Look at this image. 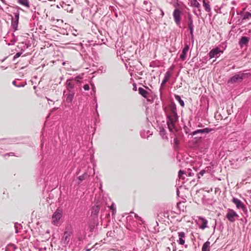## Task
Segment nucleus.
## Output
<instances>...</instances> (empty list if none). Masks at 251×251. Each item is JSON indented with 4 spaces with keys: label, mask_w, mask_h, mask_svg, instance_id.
Returning <instances> with one entry per match:
<instances>
[{
    "label": "nucleus",
    "mask_w": 251,
    "mask_h": 251,
    "mask_svg": "<svg viewBox=\"0 0 251 251\" xmlns=\"http://www.w3.org/2000/svg\"><path fill=\"white\" fill-rule=\"evenodd\" d=\"M188 28L190 30V33L192 39H193L194 38V25H193V22L192 20V16L191 15L188 16Z\"/></svg>",
    "instance_id": "f8f14e48"
},
{
    "label": "nucleus",
    "mask_w": 251,
    "mask_h": 251,
    "mask_svg": "<svg viewBox=\"0 0 251 251\" xmlns=\"http://www.w3.org/2000/svg\"><path fill=\"white\" fill-rule=\"evenodd\" d=\"M188 175H189V176H192L194 175V173H189L188 174Z\"/></svg>",
    "instance_id": "79ce46f5"
},
{
    "label": "nucleus",
    "mask_w": 251,
    "mask_h": 251,
    "mask_svg": "<svg viewBox=\"0 0 251 251\" xmlns=\"http://www.w3.org/2000/svg\"><path fill=\"white\" fill-rule=\"evenodd\" d=\"M175 250H176L175 249H173V251H175Z\"/></svg>",
    "instance_id": "a18cd8bd"
},
{
    "label": "nucleus",
    "mask_w": 251,
    "mask_h": 251,
    "mask_svg": "<svg viewBox=\"0 0 251 251\" xmlns=\"http://www.w3.org/2000/svg\"><path fill=\"white\" fill-rule=\"evenodd\" d=\"M249 41V38L245 36L242 37L241 39L239 42V44L241 48H242L244 45H247Z\"/></svg>",
    "instance_id": "f3484780"
},
{
    "label": "nucleus",
    "mask_w": 251,
    "mask_h": 251,
    "mask_svg": "<svg viewBox=\"0 0 251 251\" xmlns=\"http://www.w3.org/2000/svg\"><path fill=\"white\" fill-rule=\"evenodd\" d=\"M12 84H13L14 85H15V86H16V87H21V85H17L16 84V81H15V80H14V81H13L12 82ZM22 86H24V85H22Z\"/></svg>",
    "instance_id": "58836bf2"
},
{
    "label": "nucleus",
    "mask_w": 251,
    "mask_h": 251,
    "mask_svg": "<svg viewBox=\"0 0 251 251\" xmlns=\"http://www.w3.org/2000/svg\"><path fill=\"white\" fill-rule=\"evenodd\" d=\"M66 85V88L69 91L74 88V84L72 82L71 79H68L67 80Z\"/></svg>",
    "instance_id": "aec40b11"
},
{
    "label": "nucleus",
    "mask_w": 251,
    "mask_h": 251,
    "mask_svg": "<svg viewBox=\"0 0 251 251\" xmlns=\"http://www.w3.org/2000/svg\"><path fill=\"white\" fill-rule=\"evenodd\" d=\"M191 5L199 9V11H200V7H201V4L200 3L197 1V0H191Z\"/></svg>",
    "instance_id": "393cba45"
},
{
    "label": "nucleus",
    "mask_w": 251,
    "mask_h": 251,
    "mask_svg": "<svg viewBox=\"0 0 251 251\" xmlns=\"http://www.w3.org/2000/svg\"><path fill=\"white\" fill-rule=\"evenodd\" d=\"M66 6L67 7L66 9L68 11V12H71L73 11V8L72 7L70 6V5H66Z\"/></svg>",
    "instance_id": "c9c22d12"
},
{
    "label": "nucleus",
    "mask_w": 251,
    "mask_h": 251,
    "mask_svg": "<svg viewBox=\"0 0 251 251\" xmlns=\"http://www.w3.org/2000/svg\"><path fill=\"white\" fill-rule=\"evenodd\" d=\"M161 14H162V15L163 16L164 15V13L162 11V10H161Z\"/></svg>",
    "instance_id": "c03bdc74"
},
{
    "label": "nucleus",
    "mask_w": 251,
    "mask_h": 251,
    "mask_svg": "<svg viewBox=\"0 0 251 251\" xmlns=\"http://www.w3.org/2000/svg\"><path fill=\"white\" fill-rule=\"evenodd\" d=\"M213 129L209 128L208 127L204 128L203 129H198L193 131L192 133L193 135H195L198 133H208L212 131Z\"/></svg>",
    "instance_id": "4468645a"
},
{
    "label": "nucleus",
    "mask_w": 251,
    "mask_h": 251,
    "mask_svg": "<svg viewBox=\"0 0 251 251\" xmlns=\"http://www.w3.org/2000/svg\"><path fill=\"white\" fill-rule=\"evenodd\" d=\"M175 99H176V100H177L179 102V103H180L181 106H182V107H183L184 106V102L183 100H181V99L179 96L175 95Z\"/></svg>",
    "instance_id": "bb28decb"
},
{
    "label": "nucleus",
    "mask_w": 251,
    "mask_h": 251,
    "mask_svg": "<svg viewBox=\"0 0 251 251\" xmlns=\"http://www.w3.org/2000/svg\"><path fill=\"white\" fill-rule=\"evenodd\" d=\"M159 134L163 139H167V136L164 128H160Z\"/></svg>",
    "instance_id": "a878e982"
},
{
    "label": "nucleus",
    "mask_w": 251,
    "mask_h": 251,
    "mask_svg": "<svg viewBox=\"0 0 251 251\" xmlns=\"http://www.w3.org/2000/svg\"><path fill=\"white\" fill-rule=\"evenodd\" d=\"M189 49V45L186 44H185L184 48L182 50V53L180 55V59L182 61H184L186 59V54L188 51Z\"/></svg>",
    "instance_id": "ddd939ff"
},
{
    "label": "nucleus",
    "mask_w": 251,
    "mask_h": 251,
    "mask_svg": "<svg viewBox=\"0 0 251 251\" xmlns=\"http://www.w3.org/2000/svg\"><path fill=\"white\" fill-rule=\"evenodd\" d=\"M135 217L138 220H139V221H141V222L143 223V220H142V218L140 217H139L137 214H135Z\"/></svg>",
    "instance_id": "e433bc0d"
},
{
    "label": "nucleus",
    "mask_w": 251,
    "mask_h": 251,
    "mask_svg": "<svg viewBox=\"0 0 251 251\" xmlns=\"http://www.w3.org/2000/svg\"><path fill=\"white\" fill-rule=\"evenodd\" d=\"M205 172H206V171L205 170H202L198 174V178H200V177H201L200 176H203V175L205 173Z\"/></svg>",
    "instance_id": "2f4dec72"
},
{
    "label": "nucleus",
    "mask_w": 251,
    "mask_h": 251,
    "mask_svg": "<svg viewBox=\"0 0 251 251\" xmlns=\"http://www.w3.org/2000/svg\"><path fill=\"white\" fill-rule=\"evenodd\" d=\"M251 75L250 73H242L240 72L230 78L228 83H235L241 82L243 80L249 78Z\"/></svg>",
    "instance_id": "f03ea898"
},
{
    "label": "nucleus",
    "mask_w": 251,
    "mask_h": 251,
    "mask_svg": "<svg viewBox=\"0 0 251 251\" xmlns=\"http://www.w3.org/2000/svg\"><path fill=\"white\" fill-rule=\"evenodd\" d=\"M171 74H172V73L170 71H167L165 74L164 79L161 84L160 88L159 89L161 96H162V89L164 87L165 84L169 80V79L171 75Z\"/></svg>",
    "instance_id": "1a4fd4ad"
},
{
    "label": "nucleus",
    "mask_w": 251,
    "mask_h": 251,
    "mask_svg": "<svg viewBox=\"0 0 251 251\" xmlns=\"http://www.w3.org/2000/svg\"><path fill=\"white\" fill-rule=\"evenodd\" d=\"M178 240H177L179 244L183 245L185 241V233L184 232H179L178 233Z\"/></svg>",
    "instance_id": "2eb2a0df"
},
{
    "label": "nucleus",
    "mask_w": 251,
    "mask_h": 251,
    "mask_svg": "<svg viewBox=\"0 0 251 251\" xmlns=\"http://www.w3.org/2000/svg\"><path fill=\"white\" fill-rule=\"evenodd\" d=\"M174 144L176 147H177L179 144V141L176 138H175L174 140Z\"/></svg>",
    "instance_id": "f704fd0d"
},
{
    "label": "nucleus",
    "mask_w": 251,
    "mask_h": 251,
    "mask_svg": "<svg viewBox=\"0 0 251 251\" xmlns=\"http://www.w3.org/2000/svg\"><path fill=\"white\" fill-rule=\"evenodd\" d=\"M197 218L198 219L197 224L199 225V227L202 230L206 228L207 227V220L205 218L200 216H199Z\"/></svg>",
    "instance_id": "423d86ee"
},
{
    "label": "nucleus",
    "mask_w": 251,
    "mask_h": 251,
    "mask_svg": "<svg viewBox=\"0 0 251 251\" xmlns=\"http://www.w3.org/2000/svg\"><path fill=\"white\" fill-rule=\"evenodd\" d=\"M232 201L236 205L237 209H242L243 210H244L246 209L245 205L238 199L233 198L232 200Z\"/></svg>",
    "instance_id": "9d476101"
},
{
    "label": "nucleus",
    "mask_w": 251,
    "mask_h": 251,
    "mask_svg": "<svg viewBox=\"0 0 251 251\" xmlns=\"http://www.w3.org/2000/svg\"><path fill=\"white\" fill-rule=\"evenodd\" d=\"M47 249V248H46L45 246V247H40V248H39V250H40V251H41V250H46Z\"/></svg>",
    "instance_id": "a19ab883"
},
{
    "label": "nucleus",
    "mask_w": 251,
    "mask_h": 251,
    "mask_svg": "<svg viewBox=\"0 0 251 251\" xmlns=\"http://www.w3.org/2000/svg\"><path fill=\"white\" fill-rule=\"evenodd\" d=\"M72 234V233L70 231H67L64 232L62 238V242L63 243V244H66L68 243L70 240Z\"/></svg>",
    "instance_id": "9b49d317"
},
{
    "label": "nucleus",
    "mask_w": 251,
    "mask_h": 251,
    "mask_svg": "<svg viewBox=\"0 0 251 251\" xmlns=\"http://www.w3.org/2000/svg\"><path fill=\"white\" fill-rule=\"evenodd\" d=\"M17 249V248L14 244H10L7 246L5 249V251H13Z\"/></svg>",
    "instance_id": "b1692460"
},
{
    "label": "nucleus",
    "mask_w": 251,
    "mask_h": 251,
    "mask_svg": "<svg viewBox=\"0 0 251 251\" xmlns=\"http://www.w3.org/2000/svg\"><path fill=\"white\" fill-rule=\"evenodd\" d=\"M110 208L112 210V215H115V214L116 212V209L113 203H112L111 206H110Z\"/></svg>",
    "instance_id": "c85d7f7f"
},
{
    "label": "nucleus",
    "mask_w": 251,
    "mask_h": 251,
    "mask_svg": "<svg viewBox=\"0 0 251 251\" xmlns=\"http://www.w3.org/2000/svg\"><path fill=\"white\" fill-rule=\"evenodd\" d=\"M203 6L207 12H210L211 9L208 0H202Z\"/></svg>",
    "instance_id": "a211bd4d"
},
{
    "label": "nucleus",
    "mask_w": 251,
    "mask_h": 251,
    "mask_svg": "<svg viewBox=\"0 0 251 251\" xmlns=\"http://www.w3.org/2000/svg\"><path fill=\"white\" fill-rule=\"evenodd\" d=\"M14 15L15 18L12 19L11 27L14 29V31H16L18 29L19 19V13L18 12L15 13Z\"/></svg>",
    "instance_id": "0eeeda50"
},
{
    "label": "nucleus",
    "mask_w": 251,
    "mask_h": 251,
    "mask_svg": "<svg viewBox=\"0 0 251 251\" xmlns=\"http://www.w3.org/2000/svg\"><path fill=\"white\" fill-rule=\"evenodd\" d=\"M181 13V12L178 8L175 9L173 13L174 21L177 25H180Z\"/></svg>",
    "instance_id": "20e7f679"
},
{
    "label": "nucleus",
    "mask_w": 251,
    "mask_h": 251,
    "mask_svg": "<svg viewBox=\"0 0 251 251\" xmlns=\"http://www.w3.org/2000/svg\"><path fill=\"white\" fill-rule=\"evenodd\" d=\"M95 87L93 85H92V89H93V90L95 91Z\"/></svg>",
    "instance_id": "37998d69"
},
{
    "label": "nucleus",
    "mask_w": 251,
    "mask_h": 251,
    "mask_svg": "<svg viewBox=\"0 0 251 251\" xmlns=\"http://www.w3.org/2000/svg\"><path fill=\"white\" fill-rule=\"evenodd\" d=\"M133 89L134 91H137V87H136V84L134 83L133 84Z\"/></svg>",
    "instance_id": "ea45409f"
},
{
    "label": "nucleus",
    "mask_w": 251,
    "mask_h": 251,
    "mask_svg": "<svg viewBox=\"0 0 251 251\" xmlns=\"http://www.w3.org/2000/svg\"><path fill=\"white\" fill-rule=\"evenodd\" d=\"M210 242L206 241L203 245L201 251H208L210 248Z\"/></svg>",
    "instance_id": "5701e85b"
},
{
    "label": "nucleus",
    "mask_w": 251,
    "mask_h": 251,
    "mask_svg": "<svg viewBox=\"0 0 251 251\" xmlns=\"http://www.w3.org/2000/svg\"><path fill=\"white\" fill-rule=\"evenodd\" d=\"M100 207L99 205H94L92 207V215L97 216L99 212Z\"/></svg>",
    "instance_id": "6ab92c4d"
},
{
    "label": "nucleus",
    "mask_w": 251,
    "mask_h": 251,
    "mask_svg": "<svg viewBox=\"0 0 251 251\" xmlns=\"http://www.w3.org/2000/svg\"><path fill=\"white\" fill-rule=\"evenodd\" d=\"M223 51L221 50L218 47H216L210 51L209 52V57L212 58L215 57H218L220 53H222Z\"/></svg>",
    "instance_id": "6e6552de"
},
{
    "label": "nucleus",
    "mask_w": 251,
    "mask_h": 251,
    "mask_svg": "<svg viewBox=\"0 0 251 251\" xmlns=\"http://www.w3.org/2000/svg\"><path fill=\"white\" fill-rule=\"evenodd\" d=\"M22 54V52H18L13 57V60H15L16 59L19 57Z\"/></svg>",
    "instance_id": "473e14b6"
},
{
    "label": "nucleus",
    "mask_w": 251,
    "mask_h": 251,
    "mask_svg": "<svg viewBox=\"0 0 251 251\" xmlns=\"http://www.w3.org/2000/svg\"><path fill=\"white\" fill-rule=\"evenodd\" d=\"M18 2L20 4H21L27 8H29V7H30L28 0H18Z\"/></svg>",
    "instance_id": "412c9836"
},
{
    "label": "nucleus",
    "mask_w": 251,
    "mask_h": 251,
    "mask_svg": "<svg viewBox=\"0 0 251 251\" xmlns=\"http://www.w3.org/2000/svg\"><path fill=\"white\" fill-rule=\"evenodd\" d=\"M251 18V13L249 12H246L244 13L243 19L246 20V19H249Z\"/></svg>",
    "instance_id": "cd10ccee"
},
{
    "label": "nucleus",
    "mask_w": 251,
    "mask_h": 251,
    "mask_svg": "<svg viewBox=\"0 0 251 251\" xmlns=\"http://www.w3.org/2000/svg\"><path fill=\"white\" fill-rule=\"evenodd\" d=\"M83 88L85 90H89V86L88 84H85L84 85Z\"/></svg>",
    "instance_id": "4c0bfd02"
},
{
    "label": "nucleus",
    "mask_w": 251,
    "mask_h": 251,
    "mask_svg": "<svg viewBox=\"0 0 251 251\" xmlns=\"http://www.w3.org/2000/svg\"><path fill=\"white\" fill-rule=\"evenodd\" d=\"M138 91H139V93L141 95H142V96H143L145 98L147 97V96L148 94V92L145 89H144V88H143L142 87H139L138 88Z\"/></svg>",
    "instance_id": "4be33fe9"
},
{
    "label": "nucleus",
    "mask_w": 251,
    "mask_h": 251,
    "mask_svg": "<svg viewBox=\"0 0 251 251\" xmlns=\"http://www.w3.org/2000/svg\"><path fill=\"white\" fill-rule=\"evenodd\" d=\"M69 93L67 94H65V92H64V96H65L66 97V101L68 103H70L72 101L74 96H75V93L74 92L69 91Z\"/></svg>",
    "instance_id": "dca6fc26"
},
{
    "label": "nucleus",
    "mask_w": 251,
    "mask_h": 251,
    "mask_svg": "<svg viewBox=\"0 0 251 251\" xmlns=\"http://www.w3.org/2000/svg\"><path fill=\"white\" fill-rule=\"evenodd\" d=\"M86 176V174H83L82 176H79L78 177V178L80 180V181H82V180L85 179Z\"/></svg>",
    "instance_id": "72a5a7b5"
},
{
    "label": "nucleus",
    "mask_w": 251,
    "mask_h": 251,
    "mask_svg": "<svg viewBox=\"0 0 251 251\" xmlns=\"http://www.w3.org/2000/svg\"><path fill=\"white\" fill-rule=\"evenodd\" d=\"M171 114L167 116V125L170 131H172L175 127L176 122L177 120V115L176 113V107L175 104H172L170 106Z\"/></svg>",
    "instance_id": "f257e3e1"
},
{
    "label": "nucleus",
    "mask_w": 251,
    "mask_h": 251,
    "mask_svg": "<svg viewBox=\"0 0 251 251\" xmlns=\"http://www.w3.org/2000/svg\"><path fill=\"white\" fill-rule=\"evenodd\" d=\"M61 217L62 211L60 209H57L52 216V223L55 225H57Z\"/></svg>",
    "instance_id": "39448f33"
},
{
    "label": "nucleus",
    "mask_w": 251,
    "mask_h": 251,
    "mask_svg": "<svg viewBox=\"0 0 251 251\" xmlns=\"http://www.w3.org/2000/svg\"><path fill=\"white\" fill-rule=\"evenodd\" d=\"M82 75H79L75 77V80L76 81L77 83H80V80L82 79Z\"/></svg>",
    "instance_id": "7c9ffc66"
},
{
    "label": "nucleus",
    "mask_w": 251,
    "mask_h": 251,
    "mask_svg": "<svg viewBox=\"0 0 251 251\" xmlns=\"http://www.w3.org/2000/svg\"><path fill=\"white\" fill-rule=\"evenodd\" d=\"M185 174V172L184 171L180 170L178 172V177L180 179H182L184 180L185 179V177L184 176H181V175H184Z\"/></svg>",
    "instance_id": "c756f323"
},
{
    "label": "nucleus",
    "mask_w": 251,
    "mask_h": 251,
    "mask_svg": "<svg viewBox=\"0 0 251 251\" xmlns=\"http://www.w3.org/2000/svg\"><path fill=\"white\" fill-rule=\"evenodd\" d=\"M238 214L233 209L228 208L227 210L226 218L230 222H234L238 219Z\"/></svg>",
    "instance_id": "7ed1b4c3"
}]
</instances>
